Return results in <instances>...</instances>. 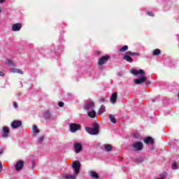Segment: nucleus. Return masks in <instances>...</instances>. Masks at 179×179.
Wrapping results in <instances>:
<instances>
[{"mask_svg":"<svg viewBox=\"0 0 179 179\" xmlns=\"http://www.w3.org/2000/svg\"><path fill=\"white\" fill-rule=\"evenodd\" d=\"M131 72L135 76H138V75H140L141 76L138 79H135L134 80L136 85H142V83H145V82L148 80V78L145 76V71L143 69H139L138 71L133 69Z\"/></svg>","mask_w":179,"mask_h":179,"instance_id":"nucleus-1","label":"nucleus"},{"mask_svg":"<svg viewBox=\"0 0 179 179\" xmlns=\"http://www.w3.org/2000/svg\"><path fill=\"white\" fill-rule=\"evenodd\" d=\"M99 128V124L94 123L92 127H86L85 131L90 135H99L100 132Z\"/></svg>","mask_w":179,"mask_h":179,"instance_id":"nucleus-2","label":"nucleus"},{"mask_svg":"<svg viewBox=\"0 0 179 179\" xmlns=\"http://www.w3.org/2000/svg\"><path fill=\"white\" fill-rule=\"evenodd\" d=\"M132 149L134 152H139V150L143 149V143L141 141L134 142L132 144Z\"/></svg>","mask_w":179,"mask_h":179,"instance_id":"nucleus-3","label":"nucleus"},{"mask_svg":"<svg viewBox=\"0 0 179 179\" xmlns=\"http://www.w3.org/2000/svg\"><path fill=\"white\" fill-rule=\"evenodd\" d=\"M108 59H110V56L108 55L102 56L101 58H99L98 61V65L99 66H101V65H104L106 63L108 62Z\"/></svg>","mask_w":179,"mask_h":179,"instance_id":"nucleus-4","label":"nucleus"},{"mask_svg":"<svg viewBox=\"0 0 179 179\" xmlns=\"http://www.w3.org/2000/svg\"><path fill=\"white\" fill-rule=\"evenodd\" d=\"M69 129H70V132L75 133L77 131H80V124H78L76 123H71L69 125Z\"/></svg>","mask_w":179,"mask_h":179,"instance_id":"nucleus-5","label":"nucleus"},{"mask_svg":"<svg viewBox=\"0 0 179 179\" xmlns=\"http://www.w3.org/2000/svg\"><path fill=\"white\" fill-rule=\"evenodd\" d=\"M73 146L76 153H80L83 150V145L80 143H74Z\"/></svg>","mask_w":179,"mask_h":179,"instance_id":"nucleus-6","label":"nucleus"},{"mask_svg":"<svg viewBox=\"0 0 179 179\" xmlns=\"http://www.w3.org/2000/svg\"><path fill=\"white\" fill-rule=\"evenodd\" d=\"M10 133V130L9 129V127L6 126L3 127L2 131H1V136L3 138H8Z\"/></svg>","mask_w":179,"mask_h":179,"instance_id":"nucleus-7","label":"nucleus"},{"mask_svg":"<svg viewBox=\"0 0 179 179\" xmlns=\"http://www.w3.org/2000/svg\"><path fill=\"white\" fill-rule=\"evenodd\" d=\"M93 108H94V103H93V101H88L85 103L84 106V110H87V111H91L93 110Z\"/></svg>","mask_w":179,"mask_h":179,"instance_id":"nucleus-8","label":"nucleus"},{"mask_svg":"<svg viewBox=\"0 0 179 179\" xmlns=\"http://www.w3.org/2000/svg\"><path fill=\"white\" fill-rule=\"evenodd\" d=\"M20 127H22V121L20 120H14L11 123V128H13V129H16V128H19Z\"/></svg>","mask_w":179,"mask_h":179,"instance_id":"nucleus-9","label":"nucleus"},{"mask_svg":"<svg viewBox=\"0 0 179 179\" xmlns=\"http://www.w3.org/2000/svg\"><path fill=\"white\" fill-rule=\"evenodd\" d=\"M73 169H74L76 174H79V170H80V162H74L73 163Z\"/></svg>","mask_w":179,"mask_h":179,"instance_id":"nucleus-10","label":"nucleus"},{"mask_svg":"<svg viewBox=\"0 0 179 179\" xmlns=\"http://www.w3.org/2000/svg\"><path fill=\"white\" fill-rule=\"evenodd\" d=\"M118 97V94L117 92H114L110 95V103H112V104H115V103H117V99Z\"/></svg>","mask_w":179,"mask_h":179,"instance_id":"nucleus-11","label":"nucleus"},{"mask_svg":"<svg viewBox=\"0 0 179 179\" xmlns=\"http://www.w3.org/2000/svg\"><path fill=\"white\" fill-rule=\"evenodd\" d=\"M24 164V162L23 161L17 162V164H15V170L17 171H20V170L23 169Z\"/></svg>","mask_w":179,"mask_h":179,"instance_id":"nucleus-12","label":"nucleus"},{"mask_svg":"<svg viewBox=\"0 0 179 179\" xmlns=\"http://www.w3.org/2000/svg\"><path fill=\"white\" fill-rule=\"evenodd\" d=\"M22 29V24H14L12 27L13 31H19Z\"/></svg>","mask_w":179,"mask_h":179,"instance_id":"nucleus-13","label":"nucleus"},{"mask_svg":"<svg viewBox=\"0 0 179 179\" xmlns=\"http://www.w3.org/2000/svg\"><path fill=\"white\" fill-rule=\"evenodd\" d=\"M144 143H146L147 145L148 143H150V145H153L155 143V140L152 137H147L144 139Z\"/></svg>","mask_w":179,"mask_h":179,"instance_id":"nucleus-14","label":"nucleus"},{"mask_svg":"<svg viewBox=\"0 0 179 179\" xmlns=\"http://www.w3.org/2000/svg\"><path fill=\"white\" fill-rule=\"evenodd\" d=\"M123 59H124V61H127V62H132L134 61L132 57H131L129 55L127 54L123 56Z\"/></svg>","mask_w":179,"mask_h":179,"instance_id":"nucleus-15","label":"nucleus"},{"mask_svg":"<svg viewBox=\"0 0 179 179\" xmlns=\"http://www.w3.org/2000/svg\"><path fill=\"white\" fill-rule=\"evenodd\" d=\"M10 72L13 73H20V75H23V71L19 69L13 68L10 69Z\"/></svg>","mask_w":179,"mask_h":179,"instance_id":"nucleus-16","label":"nucleus"},{"mask_svg":"<svg viewBox=\"0 0 179 179\" xmlns=\"http://www.w3.org/2000/svg\"><path fill=\"white\" fill-rule=\"evenodd\" d=\"M87 115L88 117H90V118H94L96 117V111L94 110H92L91 111H87Z\"/></svg>","mask_w":179,"mask_h":179,"instance_id":"nucleus-17","label":"nucleus"},{"mask_svg":"<svg viewBox=\"0 0 179 179\" xmlns=\"http://www.w3.org/2000/svg\"><path fill=\"white\" fill-rule=\"evenodd\" d=\"M63 178H64V179H76V176H75V175L65 174V175L63 176Z\"/></svg>","mask_w":179,"mask_h":179,"instance_id":"nucleus-18","label":"nucleus"},{"mask_svg":"<svg viewBox=\"0 0 179 179\" xmlns=\"http://www.w3.org/2000/svg\"><path fill=\"white\" fill-rule=\"evenodd\" d=\"M127 55H130L131 57H138L139 56V53L138 52H131V51H128L126 52Z\"/></svg>","mask_w":179,"mask_h":179,"instance_id":"nucleus-19","label":"nucleus"},{"mask_svg":"<svg viewBox=\"0 0 179 179\" xmlns=\"http://www.w3.org/2000/svg\"><path fill=\"white\" fill-rule=\"evenodd\" d=\"M43 117L45 120H50V117H51V113H50V111L47 110L45 112V113L43 114Z\"/></svg>","mask_w":179,"mask_h":179,"instance_id":"nucleus-20","label":"nucleus"},{"mask_svg":"<svg viewBox=\"0 0 179 179\" xmlns=\"http://www.w3.org/2000/svg\"><path fill=\"white\" fill-rule=\"evenodd\" d=\"M109 119L110 122H113V124H115L117 122V119H115V116L114 115H110Z\"/></svg>","mask_w":179,"mask_h":179,"instance_id":"nucleus-21","label":"nucleus"},{"mask_svg":"<svg viewBox=\"0 0 179 179\" xmlns=\"http://www.w3.org/2000/svg\"><path fill=\"white\" fill-rule=\"evenodd\" d=\"M6 65H8L10 66H15V63L10 59H7L6 61Z\"/></svg>","mask_w":179,"mask_h":179,"instance_id":"nucleus-22","label":"nucleus"},{"mask_svg":"<svg viewBox=\"0 0 179 179\" xmlns=\"http://www.w3.org/2000/svg\"><path fill=\"white\" fill-rule=\"evenodd\" d=\"M160 54H162V51L160 50V49H155L153 51L152 55H160Z\"/></svg>","mask_w":179,"mask_h":179,"instance_id":"nucleus-23","label":"nucleus"},{"mask_svg":"<svg viewBox=\"0 0 179 179\" xmlns=\"http://www.w3.org/2000/svg\"><path fill=\"white\" fill-rule=\"evenodd\" d=\"M112 149H113V147L111 146V145L110 144L105 145V150L107 152H111Z\"/></svg>","mask_w":179,"mask_h":179,"instance_id":"nucleus-24","label":"nucleus"},{"mask_svg":"<svg viewBox=\"0 0 179 179\" xmlns=\"http://www.w3.org/2000/svg\"><path fill=\"white\" fill-rule=\"evenodd\" d=\"M99 112V114H103V113H106V106L101 105Z\"/></svg>","mask_w":179,"mask_h":179,"instance_id":"nucleus-25","label":"nucleus"},{"mask_svg":"<svg viewBox=\"0 0 179 179\" xmlns=\"http://www.w3.org/2000/svg\"><path fill=\"white\" fill-rule=\"evenodd\" d=\"M90 175L91 177H93V178H99V174H97L95 171H91Z\"/></svg>","mask_w":179,"mask_h":179,"instance_id":"nucleus-26","label":"nucleus"},{"mask_svg":"<svg viewBox=\"0 0 179 179\" xmlns=\"http://www.w3.org/2000/svg\"><path fill=\"white\" fill-rule=\"evenodd\" d=\"M32 129L35 134H38V132H40V130L38 129V127H37V125H34Z\"/></svg>","mask_w":179,"mask_h":179,"instance_id":"nucleus-27","label":"nucleus"},{"mask_svg":"<svg viewBox=\"0 0 179 179\" xmlns=\"http://www.w3.org/2000/svg\"><path fill=\"white\" fill-rule=\"evenodd\" d=\"M128 50V45H124L120 49V52H125Z\"/></svg>","mask_w":179,"mask_h":179,"instance_id":"nucleus-28","label":"nucleus"},{"mask_svg":"<svg viewBox=\"0 0 179 179\" xmlns=\"http://www.w3.org/2000/svg\"><path fill=\"white\" fill-rule=\"evenodd\" d=\"M43 141H44V136H40L39 138L38 139V142L39 145H41Z\"/></svg>","mask_w":179,"mask_h":179,"instance_id":"nucleus-29","label":"nucleus"},{"mask_svg":"<svg viewBox=\"0 0 179 179\" xmlns=\"http://www.w3.org/2000/svg\"><path fill=\"white\" fill-rule=\"evenodd\" d=\"M172 169L173 170H177V169H178V167H177V162H173V163L172 164Z\"/></svg>","mask_w":179,"mask_h":179,"instance_id":"nucleus-30","label":"nucleus"},{"mask_svg":"<svg viewBox=\"0 0 179 179\" xmlns=\"http://www.w3.org/2000/svg\"><path fill=\"white\" fill-rule=\"evenodd\" d=\"M134 138H136L137 139H138V138L141 137V136H140L139 134H138V133L134 134Z\"/></svg>","mask_w":179,"mask_h":179,"instance_id":"nucleus-31","label":"nucleus"},{"mask_svg":"<svg viewBox=\"0 0 179 179\" xmlns=\"http://www.w3.org/2000/svg\"><path fill=\"white\" fill-rule=\"evenodd\" d=\"M13 104L14 108H17V103H16V101H13Z\"/></svg>","mask_w":179,"mask_h":179,"instance_id":"nucleus-32","label":"nucleus"},{"mask_svg":"<svg viewBox=\"0 0 179 179\" xmlns=\"http://www.w3.org/2000/svg\"><path fill=\"white\" fill-rule=\"evenodd\" d=\"M64 102H59L58 103L59 107H64Z\"/></svg>","mask_w":179,"mask_h":179,"instance_id":"nucleus-33","label":"nucleus"},{"mask_svg":"<svg viewBox=\"0 0 179 179\" xmlns=\"http://www.w3.org/2000/svg\"><path fill=\"white\" fill-rule=\"evenodd\" d=\"M99 101H100L101 103H104V101H106V98H101V99H99Z\"/></svg>","mask_w":179,"mask_h":179,"instance_id":"nucleus-34","label":"nucleus"},{"mask_svg":"<svg viewBox=\"0 0 179 179\" xmlns=\"http://www.w3.org/2000/svg\"><path fill=\"white\" fill-rule=\"evenodd\" d=\"M148 15H149V16H155V13H153L152 12H148Z\"/></svg>","mask_w":179,"mask_h":179,"instance_id":"nucleus-35","label":"nucleus"},{"mask_svg":"<svg viewBox=\"0 0 179 179\" xmlns=\"http://www.w3.org/2000/svg\"><path fill=\"white\" fill-rule=\"evenodd\" d=\"M0 76H3V77L5 76L4 73L1 71H0Z\"/></svg>","mask_w":179,"mask_h":179,"instance_id":"nucleus-36","label":"nucleus"},{"mask_svg":"<svg viewBox=\"0 0 179 179\" xmlns=\"http://www.w3.org/2000/svg\"><path fill=\"white\" fill-rule=\"evenodd\" d=\"M2 171V163L0 162V173Z\"/></svg>","mask_w":179,"mask_h":179,"instance_id":"nucleus-37","label":"nucleus"},{"mask_svg":"<svg viewBox=\"0 0 179 179\" xmlns=\"http://www.w3.org/2000/svg\"><path fill=\"white\" fill-rule=\"evenodd\" d=\"M146 83H147V85H150L151 82L150 81H147Z\"/></svg>","mask_w":179,"mask_h":179,"instance_id":"nucleus-38","label":"nucleus"},{"mask_svg":"<svg viewBox=\"0 0 179 179\" xmlns=\"http://www.w3.org/2000/svg\"><path fill=\"white\" fill-rule=\"evenodd\" d=\"M3 153V151L2 150H0V155H2Z\"/></svg>","mask_w":179,"mask_h":179,"instance_id":"nucleus-39","label":"nucleus"},{"mask_svg":"<svg viewBox=\"0 0 179 179\" xmlns=\"http://www.w3.org/2000/svg\"><path fill=\"white\" fill-rule=\"evenodd\" d=\"M3 2V0H0V3H2Z\"/></svg>","mask_w":179,"mask_h":179,"instance_id":"nucleus-40","label":"nucleus"},{"mask_svg":"<svg viewBox=\"0 0 179 179\" xmlns=\"http://www.w3.org/2000/svg\"><path fill=\"white\" fill-rule=\"evenodd\" d=\"M178 99H179V91L178 92Z\"/></svg>","mask_w":179,"mask_h":179,"instance_id":"nucleus-41","label":"nucleus"},{"mask_svg":"<svg viewBox=\"0 0 179 179\" xmlns=\"http://www.w3.org/2000/svg\"><path fill=\"white\" fill-rule=\"evenodd\" d=\"M156 179H164V178H156Z\"/></svg>","mask_w":179,"mask_h":179,"instance_id":"nucleus-42","label":"nucleus"},{"mask_svg":"<svg viewBox=\"0 0 179 179\" xmlns=\"http://www.w3.org/2000/svg\"><path fill=\"white\" fill-rule=\"evenodd\" d=\"M98 54H100V52H99Z\"/></svg>","mask_w":179,"mask_h":179,"instance_id":"nucleus-43","label":"nucleus"},{"mask_svg":"<svg viewBox=\"0 0 179 179\" xmlns=\"http://www.w3.org/2000/svg\"><path fill=\"white\" fill-rule=\"evenodd\" d=\"M0 12H1V8H0Z\"/></svg>","mask_w":179,"mask_h":179,"instance_id":"nucleus-44","label":"nucleus"}]
</instances>
